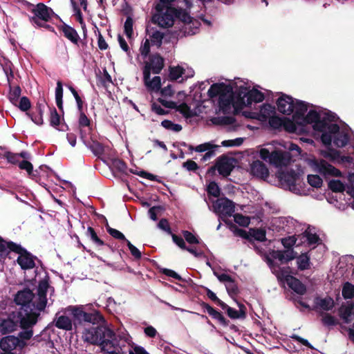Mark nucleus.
I'll return each instance as SVG.
<instances>
[{
    "mask_svg": "<svg viewBox=\"0 0 354 354\" xmlns=\"http://www.w3.org/2000/svg\"><path fill=\"white\" fill-rule=\"evenodd\" d=\"M129 354H149L146 350L140 346H132V348L129 351Z\"/></svg>",
    "mask_w": 354,
    "mask_h": 354,
    "instance_id": "nucleus-64",
    "label": "nucleus"
},
{
    "mask_svg": "<svg viewBox=\"0 0 354 354\" xmlns=\"http://www.w3.org/2000/svg\"><path fill=\"white\" fill-rule=\"evenodd\" d=\"M264 100L263 94L257 89H250L249 91L243 96L241 106H248L254 102H261Z\"/></svg>",
    "mask_w": 354,
    "mask_h": 354,
    "instance_id": "nucleus-22",
    "label": "nucleus"
},
{
    "mask_svg": "<svg viewBox=\"0 0 354 354\" xmlns=\"http://www.w3.org/2000/svg\"><path fill=\"white\" fill-rule=\"evenodd\" d=\"M235 160L232 158L221 157L216 162L218 173L223 176H227L234 167Z\"/></svg>",
    "mask_w": 354,
    "mask_h": 354,
    "instance_id": "nucleus-16",
    "label": "nucleus"
},
{
    "mask_svg": "<svg viewBox=\"0 0 354 354\" xmlns=\"http://www.w3.org/2000/svg\"><path fill=\"white\" fill-rule=\"evenodd\" d=\"M106 230L110 235H111L113 238L118 240H123L126 242V238L124 235L120 232L119 230L112 228L109 226H106Z\"/></svg>",
    "mask_w": 354,
    "mask_h": 354,
    "instance_id": "nucleus-52",
    "label": "nucleus"
},
{
    "mask_svg": "<svg viewBox=\"0 0 354 354\" xmlns=\"http://www.w3.org/2000/svg\"><path fill=\"white\" fill-rule=\"evenodd\" d=\"M203 307L205 309V311L214 319L218 320L221 324L225 326L228 325V321L226 320L220 312L217 311L207 304H205Z\"/></svg>",
    "mask_w": 354,
    "mask_h": 354,
    "instance_id": "nucleus-28",
    "label": "nucleus"
},
{
    "mask_svg": "<svg viewBox=\"0 0 354 354\" xmlns=\"http://www.w3.org/2000/svg\"><path fill=\"white\" fill-rule=\"evenodd\" d=\"M17 328V319L13 318L12 314L6 319L0 323V332L2 334L10 333L15 331Z\"/></svg>",
    "mask_w": 354,
    "mask_h": 354,
    "instance_id": "nucleus-24",
    "label": "nucleus"
},
{
    "mask_svg": "<svg viewBox=\"0 0 354 354\" xmlns=\"http://www.w3.org/2000/svg\"><path fill=\"white\" fill-rule=\"evenodd\" d=\"M32 16L29 17L30 21L37 27H44L49 30H53V28L47 24L50 20L53 11L44 3H38L32 9Z\"/></svg>",
    "mask_w": 354,
    "mask_h": 354,
    "instance_id": "nucleus-8",
    "label": "nucleus"
},
{
    "mask_svg": "<svg viewBox=\"0 0 354 354\" xmlns=\"http://www.w3.org/2000/svg\"><path fill=\"white\" fill-rule=\"evenodd\" d=\"M8 247L10 250L15 252L19 254L17 261L21 269L26 270L35 268V260L37 259L36 257L33 256L26 250L21 248V245L16 243L12 242L9 243H8Z\"/></svg>",
    "mask_w": 354,
    "mask_h": 354,
    "instance_id": "nucleus-10",
    "label": "nucleus"
},
{
    "mask_svg": "<svg viewBox=\"0 0 354 354\" xmlns=\"http://www.w3.org/2000/svg\"><path fill=\"white\" fill-rule=\"evenodd\" d=\"M164 66V60L159 55H152L149 62H146L143 69H148L149 73L152 71L154 74H158Z\"/></svg>",
    "mask_w": 354,
    "mask_h": 354,
    "instance_id": "nucleus-23",
    "label": "nucleus"
},
{
    "mask_svg": "<svg viewBox=\"0 0 354 354\" xmlns=\"http://www.w3.org/2000/svg\"><path fill=\"white\" fill-rule=\"evenodd\" d=\"M304 120L306 123L312 124L315 131L323 133L329 123L335 120V116L329 112L310 110Z\"/></svg>",
    "mask_w": 354,
    "mask_h": 354,
    "instance_id": "nucleus-7",
    "label": "nucleus"
},
{
    "mask_svg": "<svg viewBox=\"0 0 354 354\" xmlns=\"http://www.w3.org/2000/svg\"><path fill=\"white\" fill-rule=\"evenodd\" d=\"M243 142V139L242 138H238L234 140H223L221 142L222 146L223 147H234V146H240Z\"/></svg>",
    "mask_w": 354,
    "mask_h": 354,
    "instance_id": "nucleus-55",
    "label": "nucleus"
},
{
    "mask_svg": "<svg viewBox=\"0 0 354 354\" xmlns=\"http://www.w3.org/2000/svg\"><path fill=\"white\" fill-rule=\"evenodd\" d=\"M21 94V88L19 86L15 87L9 93V99L10 102L15 104Z\"/></svg>",
    "mask_w": 354,
    "mask_h": 354,
    "instance_id": "nucleus-53",
    "label": "nucleus"
},
{
    "mask_svg": "<svg viewBox=\"0 0 354 354\" xmlns=\"http://www.w3.org/2000/svg\"><path fill=\"white\" fill-rule=\"evenodd\" d=\"M250 173L259 178L266 180L269 176V170L260 160H255L250 165Z\"/></svg>",
    "mask_w": 354,
    "mask_h": 354,
    "instance_id": "nucleus-19",
    "label": "nucleus"
},
{
    "mask_svg": "<svg viewBox=\"0 0 354 354\" xmlns=\"http://www.w3.org/2000/svg\"><path fill=\"white\" fill-rule=\"evenodd\" d=\"M342 295L344 299H352L354 297V286L346 282L342 288Z\"/></svg>",
    "mask_w": 354,
    "mask_h": 354,
    "instance_id": "nucleus-40",
    "label": "nucleus"
},
{
    "mask_svg": "<svg viewBox=\"0 0 354 354\" xmlns=\"http://www.w3.org/2000/svg\"><path fill=\"white\" fill-rule=\"evenodd\" d=\"M126 243L132 256H133L135 259H140L142 257L140 251L136 246H134L129 240H126Z\"/></svg>",
    "mask_w": 354,
    "mask_h": 354,
    "instance_id": "nucleus-56",
    "label": "nucleus"
},
{
    "mask_svg": "<svg viewBox=\"0 0 354 354\" xmlns=\"http://www.w3.org/2000/svg\"><path fill=\"white\" fill-rule=\"evenodd\" d=\"M176 10L171 7H164L162 11H156L153 20L161 27H170L174 24Z\"/></svg>",
    "mask_w": 354,
    "mask_h": 354,
    "instance_id": "nucleus-14",
    "label": "nucleus"
},
{
    "mask_svg": "<svg viewBox=\"0 0 354 354\" xmlns=\"http://www.w3.org/2000/svg\"><path fill=\"white\" fill-rule=\"evenodd\" d=\"M87 236L97 245V246H102L104 245V241L101 240L95 233L94 229L91 227H88L87 228L86 232Z\"/></svg>",
    "mask_w": 354,
    "mask_h": 354,
    "instance_id": "nucleus-39",
    "label": "nucleus"
},
{
    "mask_svg": "<svg viewBox=\"0 0 354 354\" xmlns=\"http://www.w3.org/2000/svg\"><path fill=\"white\" fill-rule=\"evenodd\" d=\"M87 147L95 156H100L104 153V146L97 141L93 140Z\"/></svg>",
    "mask_w": 354,
    "mask_h": 354,
    "instance_id": "nucleus-38",
    "label": "nucleus"
},
{
    "mask_svg": "<svg viewBox=\"0 0 354 354\" xmlns=\"http://www.w3.org/2000/svg\"><path fill=\"white\" fill-rule=\"evenodd\" d=\"M303 236L306 238L309 245L316 244L319 241V236L309 229L303 233Z\"/></svg>",
    "mask_w": 354,
    "mask_h": 354,
    "instance_id": "nucleus-41",
    "label": "nucleus"
},
{
    "mask_svg": "<svg viewBox=\"0 0 354 354\" xmlns=\"http://www.w3.org/2000/svg\"><path fill=\"white\" fill-rule=\"evenodd\" d=\"M296 238L294 236H292L282 239L281 243L286 248L289 249L296 243Z\"/></svg>",
    "mask_w": 354,
    "mask_h": 354,
    "instance_id": "nucleus-63",
    "label": "nucleus"
},
{
    "mask_svg": "<svg viewBox=\"0 0 354 354\" xmlns=\"http://www.w3.org/2000/svg\"><path fill=\"white\" fill-rule=\"evenodd\" d=\"M151 73L148 69H143V80L145 86L151 92H158L160 88L161 79L159 76L150 78Z\"/></svg>",
    "mask_w": 354,
    "mask_h": 354,
    "instance_id": "nucleus-18",
    "label": "nucleus"
},
{
    "mask_svg": "<svg viewBox=\"0 0 354 354\" xmlns=\"http://www.w3.org/2000/svg\"><path fill=\"white\" fill-rule=\"evenodd\" d=\"M114 336L113 330L105 326L84 328L82 333V339L84 342L100 345L102 350L106 352L109 351L106 346L111 344V339Z\"/></svg>",
    "mask_w": 354,
    "mask_h": 354,
    "instance_id": "nucleus-4",
    "label": "nucleus"
},
{
    "mask_svg": "<svg viewBox=\"0 0 354 354\" xmlns=\"http://www.w3.org/2000/svg\"><path fill=\"white\" fill-rule=\"evenodd\" d=\"M104 321L103 317L97 311L93 313H86L84 317V322L91 323L93 324H99Z\"/></svg>",
    "mask_w": 354,
    "mask_h": 354,
    "instance_id": "nucleus-32",
    "label": "nucleus"
},
{
    "mask_svg": "<svg viewBox=\"0 0 354 354\" xmlns=\"http://www.w3.org/2000/svg\"><path fill=\"white\" fill-rule=\"evenodd\" d=\"M0 156L6 158L11 163H17L19 161L18 153L8 151L5 147H0Z\"/></svg>",
    "mask_w": 354,
    "mask_h": 354,
    "instance_id": "nucleus-33",
    "label": "nucleus"
},
{
    "mask_svg": "<svg viewBox=\"0 0 354 354\" xmlns=\"http://www.w3.org/2000/svg\"><path fill=\"white\" fill-rule=\"evenodd\" d=\"M35 308L32 309L20 308L16 314L13 313V318L17 319V323L22 329L32 328L37 322L40 313Z\"/></svg>",
    "mask_w": 354,
    "mask_h": 354,
    "instance_id": "nucleus-9",
    "label": "nucleus"
},
{
    "mask_svg": "<svg viewBox=\"0 0 354 354\" xmlns=\"http://www.w3.org/2000/svg\"><path fill=\"white\" fill-rule=\"evenodd\" d=\"M62 30L64 33V35L70 40L74 44H78L80 41V36L77 32L71 26L64 24L62 26Z\"/></svg>",
    "mask_w": 354,
    "mask_h": 354,
    "instance_id": "nucleus-27",
    "label": "nucleus"
},
{
    "mask_svg": "<svg viewBox=\"0 0 354 354\" xmlns=\"http://www.w3.org/2000/svg\"><path fill=\"white\" fill-rule=\"evenodd\" d=\"M214 212L221 218L231 216L235 211L234 203L227 198H220L213 204Z\"/></svg>",
    "mask_w": 354,
    "mask_h": 354,
    "instance_id": "nucleus-13",
    "label": "nucleus"
},
{
    "mask_svg": "<svg viewBox=\"0 0 354 354\" xmlns=\"http://www.w3.org/2000/svg\"><path fill=\"white\" fill-rule=\"evenodd\" d=\"M296 257V253L292 250H272L266 256V261L272 272L277 278L283 277L286 272L284 269L280 268L275 261H279L281 263H287Z\"/></svg>",
    "mask_w": 354,
    "mask_h": 354,
    "instance_id": "nucleus-6",
    "label": "nucleus"
},
{
    "mask_svg": "<svg viewBox=\"0 0 354 354\" xmlns=\"http://www.w3.org/2000/svg\"><path fill=\"white\" fill-rule=\"evenodd\" d=\"M72 318L79 322H84L86 312L83 310L82 307L77 306H69Z\"/></svg>",
    "mask_w": 354,
    "mask_h": 354,
    "instance_id": "nucleus-31",
    "label": "nucleus"
},
{
    "mask_svg": "<svg viewBox=\"0 0 354 354\" xmlns=\"http://www.w3.org/2000/svg\"><path fill=\"white\" fill-rule=\"evenodd\" d=\"M49 292L51 295L54 292L53 288L50 286L47 281H41L39 283L36 295L30 290L24 289L17 293L15 301L21 306V308H35L37 310H44L48 303L47 293Z\"/></svg>",
    "mask_w": 354,
    "mask_h": 354,
    "instance_id": "nucleus-3",
    "label": "nucleus"
},
{
    "mask_svg": "<svg viewBox=\"0 0 354 354\" xmlns=\"http://www.w3.org/2000/svg\"><path fill=\"white\" fill-rule=\"evenodd\" d=\"M268 122L270 126L275 129H279L283 125V120L281 118L274 116V115L268 119Z\"/></svg>",
    "mask_w": 354,
    "mask_h": 354,
    "instance_id": "nucleus-46",
    "label": "nucleus"
},
{
    "mask_svg": "<svg viewBox=\"0 0 354 354\" xmlns=\"http://www.w3.org/2000/svg\"><path fill=\"white\" fill-rule=\"evenodd\" d=\"M19 167L21 169L26 170L28 175L30 176L33 171L32 165L28 160H22L19 163Z\"/></svg>",
    "mask_w": 354,
    "mask_h": 354,
    "instance_id": "nucleus-58",
    "label": "nucleus"
},
{
    "mask_svg": "<svg viewBox=\"0 0 354 354\" xmlns=\"http://www.w3.org/2000/svg\"><path fill=\"white\" fill-rule=\"evenodd\" d=\"M279 279H284L288 286L299 295H304L306 292L305 286L297 278L287 274L286 272L283 273V277L279 278Z\"/></svg>",
    "mask_w": 354,
    "mask_h": 354,
    "instance_id": "nucleus-20",
    "label": "nucleus"
},
{
    "mask_svg": "<svg viewBox=\"0 0 354 354\" xmlns=\"http://www.w3.org/2000/svg\"><path fill=\"white\" fill-rule=\"evenodd\" d=\"M162 126L166 129L173 131L174 132H179L182 129L180 124L173 123L171 121L165 120L161 122Z\"/></svg>",
    "mask_w": 354,
    "mask_h": 354,
    "instance_id": "nucleus-44",
    "label": "nucleus"
},
{
    "mask_svg": "<svg viewBox=\"0 0 354 354\" xmlns=\"http://www.w3.org/2000/svg\"><path fill=\"white\" fill-rule=\"evenodd\" d=\"M185 71V68L180 66L171 67L169 69V77L171 80H177L180 77H183Z\"/></svg>",
    "mask_w": 354,
    "mask_h": 354,
    "instance_id": "nucleus-36",
    "label": "nucleus"
},
{
    "mask_svg": "<svg viewBox=\"0 0 354 354\" xmlns=\"http://www.w3.org/2000/svg\"><path fill=\"white\" fill-rule=\"evenodd\" d=\"M308 183L314 187H320L322 185V179L318 175H308Z\"/></svg>",
    "mask_w": 354,
    "mask_h": 354,
    "instance_id": "nucleus-48",
    "label": "nucleus"
},
{
    "mask_svg": "<svg viewBox=\"0 0 354 354\" xmlns=\"http://www.w3.org/2000/svg\"><path fill=\"white\" fill-rule=\"evenodd\" d=\"M250 86L244 81L236 79L234 82L229 84L216 83L213 84L209 88L207 93L209 97L213 98L218 96V105L223 112L229 111L232 106H235L234 101V93H237L240 103L242 102L243 96H245L250 91Z\"/></svg>",
    "mask_w": 354,
    "mask_h": 354,
    "instance_id": "nucleus-2",
    "label": "nucleus"
},
{
    "mask_svg": "<svg viewBox=\"0 0 354 354\" xmlns=\"http://www.w3.org/2000/svg\"><path fill=\"white\" fill-rule=\"evenodd\" d=\"M227 315L232 319H239L245 316V313L242 310H237L233 308L227 307Z\"/></svg>",
    "mask_w": 354,
    "mask_h": 354,
    "instance_id": "nucleus-50",
    "label": "nucleus"
},
{
    "mask_svg": "<svg viewBox=\"0 0 354 354\" xmlns=\"http://www.w3.org/2000/svg\"><path fill=\"white\" fill-rule=\"evenodd\" d=\"M60 117L57 111L54 109L50 113V123L53 127H57L59 124Z\"/></svg>",
    "mask_w": 354,
    "mask_h": 354,
    "instance_id": "nucleus-60",
    "label": "nucleus"
},
{
    "mask_svg": "<svg viewBox=\"0 0 354 354\" xmlns=\"http://www.w3.org/2000/svg\"><path fill=\"white\" fill-rule=\"evenodd\" d=\"M158 228L165 231L169 234H171V227L169 226V222L165 218H162L160 220L158 224Z\"/></svg>",
    "mask_w": 354,
    "mask_h": 354,
    "instance_id": "nucleus-62",
    "label": "nucleus"
},
{
    "mask_svg": "<svg viewBox=\"0 0 354 354\" xmlns=\"http://www.w3.org/2000/svg\"><path fill=\"white\" fill-rule=\"evenodd\" d=\"M151 42L153 45L160 46L163 39V34L158 30H154L150 35Z\"/></svg>",
    "mask_w": 354,
    "mask_h": 354,
    "instance_id": "nucleus-43",
    "label": "nucleus"
},
{
    "mask_svg": "<svg viewBox=\"0 0 354 354\" xmlns=\"http://www.w3.org/2000/svg\"><path fill=\"white\" fill-rule=\"evenodd\" d=\"M53 324L54 326L66 331H70L73 328V320L72 318L69 306L66 308H62L55 315Z\"/></svg>",
    "mask_w": 354,
    "mask_h": 354,
    "instance_id": "nucleus-11",
    "label": "nucleus"
},
{
    "mask_svg": "<svg viewBox=\"0 0 354 354\" xmlns=\"http://www.w3.org/2000/svg\"><path fill=\"white\" fill-rule=\"evenodd\" d=\"M150 51V44L149 39H146L141 45L140 48V53L141 55L145 58L148 55Z\"/></svg>",
    "mask_w": 354,
    "mask_h": 354,
    "instance_id": "nucleus-59",
    "label": "nucleus"
},
{
    "mask_svg": "<svg viewBox=\"0 0 354 354\" xmlns=\"http://www.w3.org/2000/svg\"><path fill=\"white\" fill-rule=\"evenodd\" d=\"M298 268L304 270L309 268L310 266V257L307 254H302L297 259Z\"/></svg>",
    "mask_w": 354,
    "mask_h": 354,
    "instance_id": "nucleus-37",
    "label": "nucleus"
},
{
    "mask_svg": "<svg viewBox=\"0 0 354 354\" xmlns=\"http://www.w3.org/2000/svg\"><path fill=\"white\" fill-rule=\"evenodd\" d=\"M234 220L237 224L243 227H247L250 223V219L248 216L241 214H235L234 215Z\"/></svg>",
    "mask_w": 354,
    "mask_h": 354,
    "instance_id": "nucleus-45",
    "label": "nucleus"
},
{
    "mask_svg": "<svg viewBox=\"0 0 354 354\" xmlns=\"http://www.w3.org/2000/svg\"><path fill=\"white\" fill-rule=\"evenodd\" d=\"M207 193L214 197L220 195V188L215 182H211L207 186Z\"/></svg>",
    "mask_w": 354,
    "mask_h": 354,
    "instance_id": "nucleus-51",
    "label": "nucleus"
},
{
    "mask_svg": "<svg viewBox=\"0 0 354 354\" xmlns=\"http://www.w3.org/2000/svg\"><path fill=\"white\" fill-rule=\"evenodd\" d=\"M226 290L230 296L236 295L238 293V287L234 281L232 279L225 285Z\"/></svg>",
    "mask_w": 354,
    "mask_h": 354,
    "instance_id": "nucleus-54",
    "label": "nucleus"
},
{
    "mask_svg": "<svg viewBox=\"0 0 354 354\" xmlns=\"http://www.w3.org/2000/svg\"><path fill=\"white\" fill-rule=\"evenodd\" d=\"M294 101L295 100L292 97L282 95L277 101L279 111L286 115L292 113Z\"/></svg>",
    "mask_w": 354,
    "mask_h": 354,
    "instance_id": "nucleus-17",
    "label": "nucleus"
},
{
    "mask_svg": "<svg viewBox=\"0 0 354 354\" xmlns=\"http://www.w3.org/2000/svg\"><path fill=\"white\" fill-rule=\"evenodd\" d=\"M66 86L69 89V91L71 92V93L73 94V95L76 101L78 110L81 111L83 107V101L82 100L80 96L79 95L77 91L71 85H66Z\"/></svg>",
    "mask_w": 354,
    "mask_h": 354,
    "instance_id": "nucleus-49",
    "label": "nucleus"
},
{
    "mask_svg": "<svg viewBox=\"0 0 354 354\" xmlns=\"http://www.w3.org/2000/svg\"><path fill=\"white\" fill-rule=\"evenodd\" d=\"M63 86L62 83L60 81L57 82V86L55 88V101L57 107L62 109L63 107Z\"/></svg>",
    "mask_w": 354,
    "mask_h": 354,
    "instance_id": "nucleus-34",
    "label": "nucleus"
},
{
    "mask_svg": "<svg viewBox=\"0 0 354 354\" xmlns=\"http://www.w3.org/2000/svg\"><path fill=\"white\" fill-rule=\"evenodd\" d=\"M133 21L131 17H128L124 22V29L127 37L131 38L133 35Z\"/></svg>",
    "mask_w": 354,
    "mask_h": 354,
    "instance_id": "nucleus-47",
    "label": "nucleus"
},
{
    "mask_svg": "<svg viewBox=\"0 0 354 354\" xmlns=\"http://www.w3.org/2000/svg\"><path fill=\"white\" fill-rule=\"evenodd\" d=\"M258 113V120L264 122L275 113V107L270 104H263L261 106Z\"/></svg>",
    "mask_w": 354,
    "mask_h": 354,
    "instance_id": "nucleus-25",
    "label": "nucleus"
},
{
    "mask_svg": "<svg viewBox=\"0 0 354 354\" xmlns=\"http://www.w3.org/2000/svg\"><path fill=\"white\" fill-rule=\"evenodd\" d=\"M321 140L325 145H330L332 142L337 147L347 145L349 136L346 129H340L339 126L330 122L322 133Z\"/></svg>",
    "mask_w": 354,
    "mask_h": 354,
    "instance_id": "nucleus-5",
    "label": "nucleus"
},
{
    "mask_svg": "<svg viewBox=\"0 0 354 354\" xmlns=\"http://www.w3.org/2000/svg\"><path fill=\"white\" fill-rule=\"evenodd\" d=\"M213 147V145L209 142H205L196 147L195 151L197 152H203L208 151L204 156V158L207 159L209 158L211 156H213L214 152L212 151H210V149H212Z\"/></svg>",
    "mask_w": 354,
    "mask_h": 354,
    "instance_id": "nucleus-35",
    "label": "nucleus"
},
{
    "mask_svg": "<svg viewBox=\"0 0 354 354\" xmlns=\"http://www.w3.org/2000/svg\"><path fill=\"white\" fill-rule=\"evenodd\" d=\"M308 165L314 171L324 176H340L342 175L339 169L328 164L324 160L310 159L308 160Z\"/></svg>",
    "mask_w": 354,
    "mask_h": 354,
    "instance_id": "nucleus-12",
    "label": "nucleus"
},
{
    "mask_svg": "<svg viewBox=\"0 0 354 354\" xmlns=\"http://www.w3.org/2000/svg\"><path fill=\"white\" fill-rule=\"evenodd\" d=\"M25 345V342L14 335L4 337L0 341V348L4 351L10 352L18 346L23 348Z\"/></svg>",
    "mask_w": 354,
    "mask_h": 354,
    "instance_id": "nucleus-15",
    "label": "nucleus"
},
{
    "mask_svg": "<svg viewBox=\"0 0 354 354\" xmlns=\"http://www.w3.org/2000/svg\"><path fill=\"white\" fill-rule=\"evenodd\" d=\"M308 110V104L304 102L295 100L292 107V113L295 116H304Z\"/></svg>",
    "mask_w": 354,
    "mask_h": 354,
    "instance_id": "nucleus-30",
    "label": "nucleus"
},
{
    "mask_svg": "<svg viewBox=\"0 0 354 354\" xmlns=\"http://www.w3.org/2000/svg\"><path fill=\"white\" fill-rule=\"evenodd\" d=\"M183 235L185 240L190 244L198 243V238L192 232L185 230L183 232Z\"/></svg>",
    "mask_w": 354,
    "mask_h": 354,
    "instance_id": "nucleus-57",
    "label": "nucleus"
},
{
    "mask_svg": "<svg viewBox=\"0 0 354 354\" xmlns=\"http://www.w3.org/2000/svg\"><path fill=\"white\" fill-rule=\"evenodd\" d=\"M338 268L341 270L342 275L348 270H353L354 268V257L352 255H346L342 257L338 264Z\"/></svg>",
    "mask_w": 354,
    "mask_h": 354,
    "instance_id": "nucleus-26",
    "label": "nucleus"
},
{
    "mask_svg": "<svg viewBox=\"0 0 354 354\" xmlns=\"http://www.w3.org/2000/svg\"><path fill=\"white\" fill-rule=\"evenodd\" d=\"M290 151H295L297 155L301 153V149L296 144L290 142H273L261 148L259 155L261 159L280 169L277 173V176L282 188L298 193L297 181L299 177V174L292 169L281 170L283 167H286L291 161Z\"/></svg>",
    "mask_w": 354,
    "mask_h": 354,
    "instance_id": "nucleus-1",
    "label": "nucleus"
},
{
    "mask_svg": "<svg viewBox=\"0 0 354 354\" xmlns=\"http://www.w3.org/2000/svg\"><path fill=\"white\" fill-rule=\"evenodd\" d=\"M19 108L22 111H26L30 108V102L26 97H22L20 99Z\"/></svg>",
    "mask_w": 354,
    "mask_h": 354,
    "instance_id": "nucleus-61",
    "label": "nucleus"
},
{
    "mask_svg": "<svg viewBox=\"0 0 354 354\" xmlns=\"http://www.w3.org/2000/svg\"><path fill=\"white\" fill-rule=\"evenodd\" d=\"M315 304L316 308H320L323 310H330L334 306V301L330 297L319 298L317 297L315 299Z\"/></svg>",
    "mask_w": 354,
    "mask_h": 354,
    "instance_id": "nucleus-29",
    "label": "nucleus"
},
{
    "mask_svg": "<svg viewBox=\"0 0 354 354\" xmlns=\"http://www.w3.org/2000/svg\"><path fill=\"white\" fill-rule=\"evenodd\" d=\"M328 187L335 192H342L345 189L344 185L339 180H330Z\"/></svg>",
    "mask_w": 354,
    "mask_h": 354,
    "instance_id": "nucleus-42",
    "label": "nucleus"
},
{
    "mask_svg": "<svg viewBox=\"0 0 354 354\" xmlns=\"http://www.w3.org/2000/svg\"><path fill=\"white\" fill-rule=\"evenodd\" d=\"M80 114L78 119V127L82 140H84L91 132V121L86 114L83 113L82 109L80 111Z\"/></svg>",
    "mask_w": 354,
    "mask_h": 354,
    "instance_id": "nucleus-21",
    "label": "nucleus"
}]
</instances>
